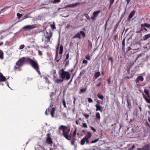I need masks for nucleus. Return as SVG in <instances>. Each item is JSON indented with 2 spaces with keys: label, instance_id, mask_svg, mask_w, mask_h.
Here are the masks:
<instances>
[{
  "label": "nucleus",
  "instance_id": "f257e3e1",
  "mask_svg": "<svg viewBox=\"0 0 150 150\" xmlns=\"http://www.w3.org/2000/svg\"><path fill=\"white\" fill-rule=\"evenodd\" d=\"M34 60L30 58H26L25 57H23L20 58L16 62V65L14 67V69L16 70L17 69H20L21 68L24 64L25 62L27 64H30L31 66V63L34 61Z\"/></svg>",
  "mask_w": 150,
  "mask_h": 150
},
{
  "label": "nucleus",
  "instance_id": "f03ea898",
  "mask_svg": "<svg viewBox=\"0 0 150 150\" xmlns=\"http://www.w3.org/2000/svg\"><path fill=\"white\" fill-rule=\"evenodd\" d=\"M59 129L62 130V134L66 139L68 140H70L71 139V133L69 134L70 131L69 127H68L66 126L61 125L59 127Z\"/></svg>",
  "mask_w": 150,
  "mask_h": 150
},
{
  "label": "nucleus",
  "instance_id": "7ed1b4c3",
  "mask_svg": "<svg viewBox=\"0 0 150 150\" xmlns=\"http://www.w3.org/2000/svg\"><path fill=\"white\" fill-rule=\"evenodd\" d=\"M60 71L61 73L60 76L62 79L63 80L64 79L68 80L70 79V75L68 72L64 71L63 69H61Z\"/></svg>",
  "mask_w": 150,
  "mask_h": 150
},
{
  "label": "nucleus",
  "instance_id": "20e7f679",
  "mask_svg": "<svg viewBox=\"0 0 150 150\" xmlns=\"http://www.w3.org/2000/svg\"><path fill=\"white\" fill-rule=\"evenodd\" d=\"M91 133L90 132H88L87 134L81 140V145H84L85 142L86 144H89V139L91 137Z\"/></svg>",
  "mask_w": 150,
  "mask_h": 150
},
{
  "label": "nucleus",
  "instance_id": "39448f33",
  "mask_svg": "<svg viewBox=\"0 0 150 150\" xmlns=\"http://www.w3.org/2000/svg\"><path fill=\"white\" fill-rule=\"evenodd\" d=\"M31 67L37 71L39 75H41V73L39 70V67L38 63L35 60L31 62Z\"/></svg>",
  "mask_w": 150,
  "mask_h": 150
},
{
  "label": "nucleus",
  "instance_id": "423d86ee",
  "mask_svg": "<svg viewBox=\"0 0 150 150\" xmlns=\"http://www.w3.org/2000/svg\"><path fill=\"white\" fill-rule=\"evenodd\" d=\"M45 38L47 39V42H50L51 43L50 41V40L52 36V33L50 30L49 33L46 32V33L45 35Z\"/></svg>",
  "mask_w": 150,
  "mask_h": 150
},
{
  "label": "nucleus",
  "instance_id": "0eeeda50",
  "mask_svg": "<svg viewBox=\"0 0 150 150\" xmlns=\"http://www.w3.org/2000/svg\"><path fill=\"white\" fill-rule=\"evenodd\" d=\"M46 135L47 137L46 140V142L48 144H52L53 142L51 138L50 137V134L47 133Z\"/></svg>",
  "mask_w": 150,
  "mask_h": 150
},
{
  "label": "nucleus",
  "instance_id": "6e6552de",
  "mask_svg": "<svg viewBox=\"0 0 150 150\" xmlns=\"http://www.w3.org/2000/svg\"><path fill=\"white\" fill-rule=\"evenodd\" d=\"M100 10L94 11L93 13V15L91 17V19L93 20H95L97 17L98 16V14L100 13Z\"/></svg>",
  "mask_w": 150,
  "mask_h": 150
},
{
  "label": "nucleus",
  "instance_id": "1a4fd4ad",
  "mask_svg": "<svg viewBox=\"0 0 150 150\" xmlns=\"http://www.w3.org/2000/svg\"><path fill=\"white\" fill-rule=\"evenodd\" d=\"M141 29L138 31H137V33H141V32L142 31L143 33H144L147 32L148 31L146 28L142 24L141 25Z\"/></svg>",
  "mask_w": 150,
  "mask_h": 150
},
{
  "label": "nucleus",
  "instance_id": "9d476101",
  "mask_svg": "<svg viewBox=\"0 0 150 150\" xmlns=\"http://www.w3.org/2000/svg\"><path fill=\"white\" fill-rule=\"evenodd\" d=\"M36 27L35 25H27L24 26L23 27V29H24L30 30Z\"/></svg>",
  "mask_w": 150,
  "mask_h": 150
},
{
  "label": "nucleus",
  "instance_id": "9b49d317",
  "mask_svg": "<svg viewBox=\"0 0 150 150\" xmlns=\"http://www.w3.org/2000/svg\"><path fill=\"white\" fill-rule=\"evenodd\" d=\"M137 150H150V144L145 145L142 148H138Z\"/></svg>",
  "mask_w": 150,
  "mask_h": 150
},
{
  "label": "nucleus",
  "instance_id": "f8f14e48",
  "mask_svg": "<svg viewBox=\"0 0 150 150\" xmlns=\"http://www.w3.org/2000/svg\"><path fill=\"white\" fill-rule=\"evenodd\" d=\"M144 78L142 76H138L136 79L135 80V82L136 83H139V81H142L144 80Z\"/></svg>",
  "mask_w": 150,
  "mask_h": 150
},
{
  "label": "nucleus",
  "instance_id": "ddd939ff",
  "mask_svg": "<svg viewBox=\"0 0 150 150\" xmlns=\"http://www.w3.org/2000/svg\"><path fill=\"white\" fill-rule=\"evenodd\" d=\"M79 3H76L70 4H69L66 6V7H71V8H74L75 7L77 6L79 4Z\"/></svg>",
  "mask_w": 150,
  "mask_h": 150
},
{
  "label": "nucleus",
  "instance_id": "4468645a",
  "mask_svg": "<svg viewBox=\"0 0 150 150\" xmlns=\"http://www.w3.org/2000/svg\"><path fill=\"white\" fill-rule=\"evenodd\" d=\"M58 52L57 51L55 53V56L54 59V60H55L57 63L59 62L62 57V55H61L60 57H58Z\"/></svg>",
  "mask_w": 150,
  "mask_h": 150
},
{
  "label": "nucleus",
  "instance_id": "2eb2a0df",
  "mask_svg": "<svg viewBox=\"0 0 150 150\" xmlns=\"http://www.w3.org/2000/svg\"><path fill=\"white\" fill-rule=\"evenodd\" d=\"M6 80V78L3 76L2 73L0 72V82H5Z\"/></svg>",
  "mask_w": 150,
  "mask_h": 150
},
{
  "label": "nucleus",
  "instance_id": "dca6fc26",
  "mask_svg": "<svg viewBox=\"0 0 150 150\" xmlns=\"http://www.w3.org/2000/svg\"><path fill=\"white\" fill-rule=\"evenodd\" d=\"M135 13V11H133L130 13L128 18V21H129L130 20L131 18L132 17Z\"/></svg>",
  "mask_w": 150,
  "mask_h": 150
},
{
  "label": "nucleus",
  "instance_id": "f3484780",
  "mask_svg": "<svg viewBox=\"0 0 150 150\" xmlns=\"http://www.w3.org/2000/svg\"><path fill=\"white\" fill-rule=\"evenodd\" d=\"M142 95L144 98L146 102L149 103H150V98L148 99L147 96L143 93Z\"/></svg>",
  "mask_w": 150,
  "mask_h": 150
},
{
  "label": "nucleus",
  "instance_id": "a211bd4d",
  "mask_svg": "<svg viewBox=\"0 0 150 150\" xmlns=\"http://www.w3.org/2000/svg\"><path fill=\"white\" fill-rule=\"evenodd\" d=\"M96 111H100L101 112H102V110L101 109V107L98 105H96Z\"/></svg>",
  "mask_w": 150,
  "mask_h": 150
},
{
  "label": "nucleus",
  "instance_id": "6ab92c4d",
  "mask_svg": "<svg viewBox=\"0 0 150 150\" xmlns=\"http://www.w3.org/2000/svg\"><path fill=\"white\" fill-rule=\"evenodd\" d=\"M88 49L89 50L91 51L92 47V44L91 41H88Z\"/></svg>",
  "mask_w": 150,
  "mask_h": 150
},
{
  "label": "nucleus",
  "instance_id": "aec40b11",
  "mask_svg": "<svg viewBox=\"0 0 150 150\" xmlns=\"http://www.w3.org/2000/svg\"><path fill=\"white\" fill-rule=\"evenodd\" d=\"M150 37V34H147L145 35L143 38V40L145 41L147 40L148 38Z\"/></svg>",
  "mask_w": 150,
  "mask_h": 150
},
{
  "label": "nucleus",
  "instance_id": "412c9836",
  "mask_svg": "<svg viewBox=\"0 0 150 150\" xmlns=\"http://www.w3.org/2000/svg\"><path fill=\"white\" fill-rule=\"evenodd\" d=\"M63 81L62 79H57L54 80V82L57 83H61L63 82Z\"/></svg>",
  "mask_w": 150,
  "mask_h": 150
},
{
  "label": "nucleus",
  "instance_id": "4be33fe9",
  "mask_svg": "<svg viewBox=\"0 0 150 150\" xmlns=\"http://www.w3.org/2000/svg\"><path fill=\"white\" fill-rule=\"evenodd\" d=\"M55 110V108H52L50 112V115L52 117H54V113Z\"/></svg>",
  "mask_w": 150,
  "mask_h": 150
},
{
  "label": "nucleus",
  "instance_id": "5701e85b",
  "mask_svg": "<svg viewBox=\"0 0 150 150\" xmlns=\"http://www.w3.org/2000/svg\"><path fill=\"white\" fill-rule=\"evenodd\" d=\"M63 47L62 45H61L59 47V54H62L63 52Z\"/></svg>",
  "mask_w": 150,
  "mask_h": 150
},
{
  "label": "nucleus",
  "instance_id": "b1692460",
  "mask_svg": "<svg viewBox=\"0 0 150 150\" xmlns=\"http://www.w3.org/2000/svg\"><path fill=\"white\" fill-rule=\"evenodd\" d=\"M4 58V53L2 50H0V59H3Z\"/></svg>",
  "mask_w": 150,
  "mask_h": 150
},
{
  "label": "nucleus",
  "instance_id": "393cba45",
  "mask_svg": "<svg viewBox=\"0 0 150 150\" xmlns=\"http://www.w3.org/2000/svg\"><path fill=\"white\" fill-rule=\"evenodd\" d=\"M78 38L79 39H80L81 38L80 34L79 33H77L73 37V38Z\"/></svg>",
  "mask_w": 150,
  "mask_h": 150
},
{
  "label": "nucleus",
  "instance_id": "a878e982",
  "mask_svg": "<svg viewBox=\"0 0 150 150\" xmlns=\"http://www.w3.org/2000/svg\"><path fill=\"white\" fill-rule=\"evenodd\" d=\"M96 118L98 120H100V115L99 112H97L96 114Z\"/></svg>",
  "mask_w": 150,
  "mask_h": 150
},
{
  "label": "nucleus",
  "instance_id": "bb28decb",
  "mask_svg": "<svg viewBox=\"0 0 150 150\" xmlns=\"http://www.w3.org/2000/svg\"><path fill=\"white\" fill-rule=\"evenodd\" d=\"M100 72H97L95 73V77L96 79L100 75Z\"/></svg>",
  "mask_w": 150,
  "mask_h": 150
},
{
  "label": "nucleus",
  "instance_id": "cd10ccee",
  "mask_svg": "<svg viewBox=\"0 0 150 150\" xmlns=\"http://www.w3.org/2000/svg\"><path fill=\"white\" fill-rule=\"evenodd\" d=\"M87 88H81L80 90V92H79V94H81L82 93H84L86 92V91Z\"/></svg>",
  "mask_w": 150,
  "mask_h": 150
},
{
  "label": "nucleus",
  "instance_id": "c85d7f7f",
  "mask_svg": "<svg viewBox=\"0 0 150 150\" xmlns=\"http://www.w3.org/2000/svg\"><path fill=\"white\" fill-rule=\"evenodd\" d=\"M62 103L63 105L65 108H67V106L66 105V102L64 98H63L62 100Z\"/></svg>",
  "mask_w": 150,
  "mask_h": 150
},
{
  "label": "nucleus",
  "instance_id": "c756f323",
  "mask_svg": "<svg viewBox=\"0 0 150 150\" xmlns=\"http://www.w3.org/2000/svg\"><path fill=\"white\" fill-rule=\"evenodd\" d=\"M80 33L81 34L82 36L84 38L85 37L86 34L83 31H80Z\"/></svg>",
  "mask_w": 150,
  "mask_h": 150
},
{
  "label": "nucleus",
  "instance_id": "7c9ffc66",
  "mask_svg": "<svg viewBox=\"0 0 150 150\" xmlns=\"http://www.w3.org/2000/svg\"><path fill=\"white\" fill-rule=\"evenodd\" d=\"M144 25L147 28H150V24H148L147 23H145L142 24Z\"/></svg>",
  "mask_w": 150,
  "mask_h": 150
},
{
  "label": "nucleus",
  "instance_id": "2f4dec72",
  "mask_svg": "<svg viewBox=\"0 0 150 150\" xmlns=\"http://www.w3.org/2000/svg\"><path fill=\"white\" fill-rule=\"evenodd\" d=\"M122 48L123 49V48H124V47H125V39H123V40H122Z\"/></svg>",
  "mask_w": 150,
  "mask_h": 150
},
{
  "label": "nucleus",
  "instance_id": "473e14b6",
  "mask_svg": "<svg viewBox=\"0 0 150 150\" xmlns=\"http://www.w3.org/2000/svg\"><path fill=\"white\" fill-rule=\"evenodd\" d=\"M97 96L98 98L101 99V100H103V95H101L100 94H98Z\"/></svg>",
  "mask_w": 150,
  "mask_h": 150
},
{
  "label": "nucleus",
  "instance_id": "72a5a7b5",
  "mask_svg": "<svg viewBox=\"0 0 150 150\" xmlns=\"http://www.w3.org/2000/svg\"><path fill=\"white\" fill-rule=\"evenodd\" d=\"M50 26L52 29H54L56 28L55 26L54 23L53 22V24H51Z\"/></svg>",
  "mask_w": 150,
  "mask_h": 150
},
{
  "label": "nucleus",
  "instance_id": "f704fd0d",
  "mask_svg": "<svg viewBox=\"0 0 150 150\" xmlns=\"http://www.w3.org/2000/svg\"><path fill=\"white\" fill-rule=\"evenodd\" d=\"M85 58L88 60H90L91 59V57L89 54H88L86 56Z\"/></svg>",
  "mask_w": 150,
  "mask_h": 150
},
{
  "label": "nucleus",
  "instance_id": "c9c22d12",
  "mask_svg": "<svg viewBox=\"0 0 150 150\" xmlns=\"http://www.w3.org/2000/svg\"><path fill=\"white\" fill-rule=\"evenodd\" d=\"M10 6H7L5 8H4L3 9H1V12H4V11H5L6 9H8L9 8Z\"/></svg>",
  "mask_w": 150,
  "mask_h": 150
},
{
  "label": "nucleus",
  "instance_id": "e433bc0d",
  "mask_svg": "<svg viewBox=\"0 0 150 150\" xmlns=\"http://www.w3.org/2000/svg\"><path fill=\"white\" fill-rule=\"evenodd\" d=\"M55 95V93L54 92L51 93L50 94V97L51 99H53V96H54Z\"/></svg>",
  "mask_w": 150,
  "mask_h": 150
},
{
  "label": "nucleus",
  "instance_id": "4c0bfd02",
  "mask_svg": "<svg viewBox=\"0 0 150 150\" xmlns=\"http://www.w3.org/2000/svg\"><path fill=\"white\" fill-rule=\"evenodd\" d=\"M61 1L60 0H54L53 1V3L54 4L57 3Z\"/></svg>",
  "mask_w": 150,
  "mask_h": 150
},
{
  "label": "nucleus",
  "instance_id": "58836bf2",
  "mask_svg": "<svg viewBox=\"0 0 150 150\" xmlns=\"http://www.w3.org/2000/svg\"><path fill=\"white\" fill-rule=\"evenodd\" d=\"M17 17L18 19H20L21 17L22 16V14H21L20 13H18L17 14Z\"/></svg>",
  "mask_w": 150,
  "mask_h": 150
},
{
  "label": "nucleus",
  "instance_id": "ea45409f",
  "mask_svg": "<svg viewBox=\"0 0 150 150\" xmlns=\"http://www.w3.org/2000/svg\"><path fill=\"white\" fill-rule=\"evenodd\" d=\"M85 16L86 18L88 20H90L91 19V18H90L89 16L87 14H85Z\"/></svg>",
  "mask_w": 150,
  "mask_h": 150
},
{
  "label": "nucleus",
  "instance_id": "a19ab883",
  "mask_svg": "<svg viewBox=\"0 0 150 150\" xmlns=\"http://www.w3.org/2000/svg\"><path fill=\"white\" fill-rule=\"evenodd\" d=\"M98 139H96L94 140H92L91 141V144H93L94 143H96L98 140Z\"/></svg>",
  "mask_w": 150,
  "mask_h": 150
},
{
  "label": "nucleus",
  "instance_id": "79ce46f5",
  "mask_svg": "<svg viewBox=\"0 0 150 150\" xmlns=\"http://www.w3.org/2000/svg\"><path fill=\"white\" fill-rule=\"evenodd\" d=\"M69 52H68L66 54V57L65 58V60H67L69 57Z\"/></svg>",
  "mask_w": 150,
  "mask_h": 150
},
{
  "label": "nucleus",
  "instance_id": "37998d69",
  "mask_svg": "<svg viewBox=\"0 0 150 150\" xmlns=\"http://www.w3.org/2000/svg\"><path fill=\"white\" fill-rule=\"evenodd\" d=\"M76 129H75L74 131L73 132V136L74 137H75L76 135Z\"/></svg>",
  "mask_w": 150,
  "mask_h": 150
},
{
  "label": "nucleus",
  "instance_id": "c03bdc74",
  "mask_svg": "<svg viewBox=\"0 0 150 150\" xmlns=\"http://www.w3.org/2000/svg\"><path fill=\"white\" fill-rule=\"evenodd\" d=\"M82 126L83 127H84V128H87V125L86 123H82Z\"/></svg>",
  "mask_w": 150,
  "mask_h": 150
},
{
  "label": "nucleus",
  "instance_id": "a18cd8bd",
  "mask_svg": "<svg viewBox=\"0 0 150 150\" xmlns=\"http://www.w3.org/2000/svg\"><path fill=\"white\" fill-rule=\"evenodd\" d=\"M38 54L40 56H42V53L41 51L39 50H38Z\"/></svg>",
  "mask_w": 150,
  "mask_h": 150
},
{
  "label": "nucleus",
  "instance_id": "49530a36",
  "mask_svg": "<svg viewBox=\"0 0 150 150\" xmlns=\"http://www.w3.org/2000/svg\"><path fill=\"white\" fill-rule=\"evenodd\" d=\"M144 92L146 95L149 94L148 90L146 89L144 90Z\"/></svg>",
  "mask_w": 150,
  "mask_h": 150
},
{
  "label": "nucleus",
  "instance_id": "de8ad7c7",
  "mask_svg": "<svg viewBox=\"0 0 150 150\" xmlns=\"http://www.w3.org/2000/svg\"><path fill=\"white\" fill-rule=\"evenodd\" d=\"M118 24H117L115 26V27H114V29L113 30V31L114 32H115L116 30H117V29L118 27Z\"/></svg>",
  "mask_w": 150,
  "mask_h": 150
},
{
  "label": "nucleus",
  "instance_id": "09e8293b",
  "mask_svg": "<svg viewBox=\"0 0 150 150\" xmlns=\"http://www.w3.org/2000/svg\"><path fill=\"white\" fill-rule=\"evenodd\" d=\"M108 61H110L111 62V64H112L113 62V58L112 57H109L108 58Z\"/></svg>",
  "mask_w": 150,
  "mask_h": 150
},
{
  "label": "nucleus",
  "instance_id": "8fccbe9b",
  "mask_svg": "<svg viewBox=\"0 0 150 150\" xmlns=\"http://www.w3.org/2000/svg\"><path fill=\"white\" fill-rule=\"evenodd\" d=\"M25 47V46L24 45H22L20 46L19 48V49L21 50L23 49Z\"/></svg>",
  "mask_w": 150,
  "mask_h": 150
},
{
  "label": "nucleus",
  "instance_id": "3c124183",
  "mask_svg": "<svg viewBox=\"0 0 150 150\" xmlns=\"http://www.w3.org/2000/svg\"><path fill=\"white\" fill-rule=\"evenodd\" d=\"M69 64V60H68L66 61L65 62V65L66 66H68Z\"/></svg>",
  "mask_w": 150,
  "mask_h": 150
},
{
  "label": "nucleus",
  "instance_id": "603ef678",
  "mask_svg": "<svg viewBox=\"0 0 150 150\" xmlns=\"http://www.w3.org/2000/svg\"><path fill=\"white\" fill-rule=\"evenodd\" d=\"M83 115L85 116L86 118L87 119L89 116V115L88 114H83Z\"/></svg>",
  "mask_w": 150,
  "mask_h": 150
},
{
  "label": "nucleus",
  "instance_id": "864d4df0",
  "mask_svg": "<svg viewBox=\"0 0 150 150\" xmlns=\"http://www.w3.org/2000/svg\"><path fill=\"white\" fill-rule=\"evenodd\" d=\"M101 82H100L96 84V87H98V86H101Z\"/></svg>",
  "mask_w": 150,
  "mask_h": 150
},
{
  "label": "nucleus",
  "instance_id": "5fc2aeb1",
  "mask_svg": "<svg viewBox=\"0 0 150 150\" xmlns=\"http://www.w3.org/2000/svg\"><path fill=\"white\" fill-rule=\"evenodd\" d=\"M88 102L90 103H92L93 102V100L91 98H88Z\"/></svg>",
  "mask_w": 150,
  "mask_h": 150
},
{
  "label": "nucleus",
  "instance_id": "6e6d98bb",
  "mask_svg": "<svg viewBox=\"0 0 150 150\" xmlns=\"http://www.w3.org/2000/svg\"><path fill=\"white\" fill-rule=\"evenodd\" d=\"M82 62L83 64H88V62L86 60L84 59L83 61Z\"/></svg>",
  "mask_w": 150,
  "mask_h": 150
},
{
  "label": "nucleus",
  "instance_id": "4d7b16f0",
  "mask_svg": "<svg viewBox=\"0 0 150 150\" xmlns=\"http://www.w3.org/2000/svg\"><path fill=\"white\" fill-rule=\"evenodd\" d=\"M90 128L94 132H96V129L93 127L91 126Z\"/></svg>",
  "mask_w": 150,
  "mask_h": 150
},
{
  "label": "nucleus",
  "instance_id": "13d9d810",
  "mask_svg": "<svg viewBox=\"0 0 150 150\" xmlns=\"http://www.w3.org/2000/svg\"><path fill=\"white\" fill-rule=\"evenodd\" d=\"M131 49H132L133 50H137V49H132V48H131L130 47H128V48L127 51H129Z\"/></svg>",
  "mask_w": 150,
  "mask_h": 150
},
{
  "label": "nucleus",
  "instance_id": "bf43d9fd",
  "mask_svg": "<svg viewBox=\"0 0 150 150\" xmlns=\"http://www.w3.org/2000/svg\"><path fill=\"white\" fill-rule=\"evenodd\" d=\"M59 40L58 42V43L57 45V48H56L57 51L58 50V49L59 47Z\"/></svg>",
  "mask_w": 150,
  "mask_h": 150
},
{
  "label": "nucleus",
  "instance_id": "052dcab7",
  "mask_svg": "<svg viewBox=\"0 0 150 150\" xmlns=\"http://www.w3.org/2000/svg\"><path fill=\"white\" fill-rule=\"evenodd\" d=\"M114 3H110V4L109 5V9H110L112 5Z\"/></svg>",
  "mask_w": 150,
  "mask_h": 150
},
{
  "label": "nucleus",
  "instance_id": "680f3d73",
  "mask_svg": "<svg viewBox=\"0 0 150 150\" xmlns=\"http://www.w3.org/2000/svg\"><path fill=\"white\" fill-rule=\"evenodd\" d=\"M73 77H72V78L70 80V81L69 82V83H68V85H70L71 84V82L72 81V79H73Z\"/></svg>",
  "mask_w": 150,
  "mask_h": 150
},
{
  "label": "nucleus",
  "instance_id": "e2e57ef3",
  "mask_svg": "<svg viewBox=\"0 0 150 150\" xmlns=\"http://www.w3.org/2000/svg\"><path fill=\"white\" fill-rule=\"evenodd\" d=\"M135 147V146L134 145H133L131 148H129V150H132Z\"/></svg>",
  "mask_w": 150,
  "mask_h": 150
},
{
  "label": "nucleus",
  "instance_id": "0e129e2a",
  "mask_svg": "<svg viewBox=\"0 0 150 150\" xmlns=\"http://www.w3.org/2000/svg\"><path fill=\"white\" fill-rule=\"evenodd\" d=\"M29 17L28 16V15H26L24 17V18L23 19H24L26 18H29Z\"/></svg>",
  "mask_w": 150,
  "mask_h": 150
},
{
  "label": "nucleus",
  "instance_id": "69168bd1",
  "mask_svg": "<svg viewBox=\"0 0 150 150\" xmlns=\"http://www.w3.org/2000/svg\"><path fill=\"white\" fill-rule=\"evenodd\" d=\"M43 78L45 80L46 82H47V80H48V78L46 76H44Z\"/></svg>",
  "mask_w": 150,
  "mask_h": 150
},
{
  "label": "nucleus",
  "instance_id": "338daca9",
  "mask_svg": "<svg viewBox=\"0 0 150 150\" xmlns=\"http://www.w3.org/2000/svg\"><path fill=\"white\" fill-rule=\"evenodd\" d=\"M75 141H72L71 142V144L73 145H75Z\"/></svg>",
  "mask_w": 150,
  "mask_h": 150
},
{
  "label": "nucleus",
  "instance_id": "774afa93",
  "mask_svg": "<svg viewBox=\"0 0 150 150\" xmlns=\"http://www.w3.org/2000/svg\"><path fill=\"white\" fill-rule=\"evenodd\" d=\"M76 98L75 97H74V101H73V103L74 104H75V101L76 100Z\"/></svg>",
  "mask_w": 150,
  "mask_h": 150
}]
</instances>
